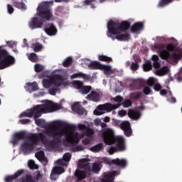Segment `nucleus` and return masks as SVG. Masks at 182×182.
<instances>
[{
    "label": "nucleus",
    "mask_w": 182,
    "mask_h": 182,
    "mask_svg": "<svg viewBox=\"0 0 182 182\" xmlns=\"http://www.w3.org/2000/svg\"><path fill=\"white\" fill-rule=\"evenodd\" d=\"M65 129H58L57 126L50 124L46 127L45 129V134L48 137L53 138V139H48L43 133L31 134L26 136V132H21L14 134V139H12V144H17L19 140L26 139L23 145H21V149L23 151H33L34 147L38 145L39 141H41L43 145L45 146L46 149H53L57 148L60 141H61L62 136H65V142L67 146H72L75 144H77L79 138L77 137V133H74L75 131V126L70 124H64Z\"/></svg>",
    "instance_id": "obj_1"
},
{
    "label": "nucleus",
    "mask_w": 182,
    "mask_h": 182,
    "mask_svg": "<svg viewBox=\"0 0 182 182\" xmlns=\"http://www.w3.org/2000/svg\"><path fill=\"white\" fill-rule=\"evenodd\" d=\"M60 109V105L51 104V102H48L43 105H34L31 109L21 113L19 117H29L34 119V124L38 127H45V119H38L41 117L42 114L50 113L51 112L58 111Z\"/></svg>",
    "instance_id": "obj_2"
},
{
    "label": "nucleus",
    "mask_w": 182,
    "mask_h": 182,
    "mask_svg": "<svg viewBox=\"0 0 182 182\" xmlns=\"http://www.w3.org/2000/svg\"><path fill=\"white\" fill-rule=\"evenodd\" d=\"M107 28L108 29L107 36L108 38H112V41H129L130 39V34L125 33L126 31L129 30V23L127 22H124L119 25L115 23V21H108Z\"/></svg>",
    "instance_id": "obj_3"
},
{
    "label": "nucleus",
    "mask_w": 182,
    "mask_h": 182,
    "mask_svg": "<svg viewBox=\"0 0 182 182\" xmlns=\"http://www.w3.org/2000/svg\"><path fill=\"white\" fill-rule=\"evenodd\" d=\"M102 137L103 139V143H105L107 146L117 144V148L110 146V149H108V154L110 155L114 154L117 151V149L120 151H124L125 149L124 137L115 136L113 130L107 129L104 131L102 134Z\"/></svg>",
    "instance_id": "obj_4"
},
{
    "label": "nucleus",
    "mask_w": 182,
    "mask_h": 182,
    "mask_svg": "<svg viewBox=\"0 0 182 182\" xmlns=\"http://www.w3.org/2000/svg\"><path fill=\"white\" fill-rule=\"evenodd\" d=\"M14 63H16V58L0 47V70L12 66Z\"/></svg>",
    "instance_id": "obj_5"
},
{
    "label": "nucleus",
    "mask_w": 182,
    "mask_h": 182,
    "mask_svg": "<svg viewBox=\"0 0 182 182\" xmlns=\"http://www.w3.org/2000/svg\"><path fill=\"white\" fill-rule=\"evenodd\" d=\"M175 50V46L173 44H166V49L160 50V58L164 60L172 59L173 60H178L181 59V55L177 53L170 54V52Z\"/></svg>",
    "instance_id": "obj_6"
},
{
    "label": "nucleus",
    "mask_w": 182,
    "mask_h": 182,
    "mask_svg": "<svg viewBox=\"0 0 182 182\" xmlns=\"http://www.w3.org/2000/svg\"><path fill=\"white\" fill-rule=\"evenodd\" d=\"M120 105V104L112 105L110 103L98 105V107H96V109L95 110L94 114L95 116H101L105 113L104 112H110L112 110L119 109Z\"/></svg>",
    "instance_id": "obj_7"
},
{
    "label": "nucleus",
    "mask_w": 182,
    "mask_h": 182,
    "mask_svg": "<svg viewBox=\"0 0 182 182\" xmlns=\"http://www.w3.org/2000/svg\"><path fill=\"white\" fill-rule=\"evenodd\" d=\"M63 82V77L60 75H55L53 77H51L50 80H43V87L48 89L51 87V85H53L56 87H60L62 85Z\"/></svg>",
    "instance_id": "obj_8"
},
{
    "label": "nucleus",
    "mask_w": 182,
    "mask_h": 182,
    "mask_svg": "<svg viewBox=\"0 0 182 182\" xmlns=\"http://www.w3.org/2000/svg\"><path fill=\"white\" fill-rule=\"evenodd\" d=\"M38 16L43 20L48 21L51 18V12L49 10V4L48 3H42L41 5L38 6Z\"/></svg>",
    "instance_id": "obj_9"
},
{
    "label": "nucleus",
    "mask_w": 182,
    "mask_h": 182,
    "mask_svg": "<svg viewBox=\"0 0 182 182\" xmlns=\"http://www.w3.org/2000/svg\"><path fill=\"white\" fill-rule=\"evenodd\" d=\"M42 176L43 175L41 174V172L36 171V172H34L33 176H31L29 174L26 175L24 177L19 178V182H38L39 178Z\"/></svg>",
    "instance_id": "obj_10"
},
{
    "label": "nucleus",
    "mask_w": 182,
    "mask_h": 182,
    "mask_svg": "<svg viewBox=\"0 0 182 182\" xmlns=\"http://www.w3.org/2000/svg\"><path fill=\"white\" fill-rule=\"evenodd\" d=\"M123 23H127L129 24V28H131V31L132 33L139 32L140 31L142 30V28H144V25L141 22H136L134 23V24L132 25V26H131L130 23L127 21L120 22V23L115 22V24L120 26Z\"/></svg>",
    "instance_id": "obj_11"
},
{
    "label": "nucleus",
    "mask_w": 182,
    "mask_h": 182,
    "mask_svg": "<svg viewBox=\"0 0 182 182\" xmlns=\"http://www.w3.org/2000/svg\"><path fill=\"white\" fill-rule=\"evenodd\" d=\"M65 172V169L63 167L55 166L51 168V173H50V179L55 181L57 180V176Z\"/></svg>",
    "instance_id": "obj_12"
},
{
    "label": "nucleus",
    "mask_w": 182,
    "mask_h": 182,
    "mask_svg": "<svg viewBox=\"0 0 182 182\" xmlns=\"http://www.w3.org/2000/svg\"><path fill=\"white\" fill-rule=\"evenodd\" d=\"M120 129H122L124 131V134L127 137H130L132 134V130L130 129V123L129 122H123L120 124Z\"/></svg>",
    "instance_id": "obj_13"
},
{
    "label": "nucleus",
    "mask_w": 182,
    "mask_h": 182,
    "mask_svg": "<svg viewBox=\"0 0 182 182\" xmlns=\"http://www.w3.org/2000/svg\"><path fill=\"white\" fill-rule=\"evenodd\" d=\"M45 33L50 36L57 35V28H55L53 23H48L45 24Z\"/></svg>",
    "instance_id": "obj_14"
},
{
    "label": "nucleus",
    "mask_w": 182,
    "mask_h": 182,
    "mask_svg": "<svg viewBox=\"0 0 182 182\" xmlns=\"http://www.w3.org/2000/svg\"><path fill=\"white\" fill-rule=\"evenodd\" d=\"M152 68L155 69L160 68V63L154 62L153 65H151V61L148 60L144 63V65H143V70L144 72H149L151 70Z\"/></svg>",
    "instance_id": "obj_15"
},
{
    "label": "nucleus",
    "mask_w": 182,
    "mask_h": 182,
    "mask_svg": "<svg viewBox=\"0 0 182 182\" xmlns=\"http://www.w3.org/2000/svg\"><path fill=\"white\" fill-rule=\"evenodd\" d=\"M28 26L29 28H31V30L41 28V26H43V22L39 20L38 17H34L31 19V21H29Z\"/></svg>",
    "instance_id": "obj_16"
},
{
    "label": "nucleus",
    "mask_w": 182,
    "mask_h": 182,
    "mask_svg": "<svg viewBox=\"0 0 182 182\" xmlns=\"http://www.w3.org/2000/svg\"><path fill=\"white\" fill-rule=\"evenodd\" d=\"M81 164L79 165V168L84 170L82 171H86V172H90L91 171V164L87 163V159H82L81 160L79 161Z\"/></svg>",
    "instance_id": "obj_17"
},
{
    "label": "nucleus",
    "mask_w": 182,
    "mask_h": 182,
    "mask_svg": "<svg viewBox=\"0 0 182 182\" xmlns=\"http://www.w3.org/2000/svg\"><path fill=\"white\" fill-rule=\"evenodd\" d=\"M87 68H90V70H92L98 68H111V66L102 65L98 61H92L90 63V65H87Z\"/></svg>",
    "instance_id": "obj_18"
},
{
    "label": "nucleus",
    "mask_w": 182,
    "mask_h": 182,
    "mask_svg": "<svg viewBox=\"0 0 182 182\" xmlns=\"http://www.w3.org/2000/svg\"><path fill=\"white\" fill-rule=\"evenodd\" d=\"M86 99L90 101H92L95 102H100V94L95 91H91L90 92V95H87L86 97Z\"/></svg>",
    "instance_id": "obj_19"
},
{
    "label": "nucleus",
    "mask_w": 182,
    "mask_h": 182,
    "mask_svg": "<svg viewBox=\"0 0 182 182\" xmlns=\"http://www.w3.org/2000/svg\"><path fill=\"white\" fill-rule=\"evenodd\" d=\"M86 173H87V171L77 169L74 173V176H75V178H77V181H81L86 178Z\"/></svg>",
    "instance_id": "obj_20"
},
{
    "label": "nucleus",
    "mask_w": 182,
    "mask_h": 182,
    "mask_svg": "<svg viewBox=\"0 0 182 182\" xmlns=\"http://www.w3.org/2000/svg\"><path fill=\"white\" fill-rule=\"evenodd\" d=\"M127 116H129V118H131L132 120H138L141 118V113L138 111L131 109L129 110Z\"/></svg>",
    "instance_id": "obj_21"
},
{
    "label": "nucleus",
    "mask_w": 182,
    "mask_h": 182,
    "mask_svg": "<svg viewBox=\"0 0 182 182\" xmlns=\"http://www.w3.org/2000/svg\"><path fill=\"white\" fill-rule=\"evenodd\" d=\"M108 165H114L117 166L118 167H119L120 168H125L126 166H127V161H126L125 159H122V161H112L110 164H107Z\"/></svg>",
    "instance_id": "obj_22"
},
{
    "label": "nucleus",
    "mask_w": 182,
    "mask_h": 182,
    "mask_svg": "<svg viewBox=\"0 0 182 182\" xmlns=\"http://www.w3.org/2000/svg\"><path fill=\"white\" fill-rule=\"evenodd\" d=\"M71 109H73V111L74 112L79 114H84V109L82 107H80V106L77 103H74L73 106H71Z\"/></svg>",
    "instance_id": "obj_23"
},
{
    "label": "nucleus",
    "mask_w": 182,
    "mask_h": 182,
    "mask_svg": "<svg viewBox=\"0 0 182 182\" xmlns=\"http://www.w3.org/2000/svg\"><path fill=\"white\" fill-rule=\"evenodd\" d=\"M117 171H114V174L105 173L102 178V182H113V176H115Z\"/></svg>",
    "instance_id": "obj_24"
},
{
    "label": "nucleus",
    "mask_w": 182,
    "mask_h": 182,
    "mask_svg": "<svg viewBox=\"0 0 182 182\" xmlns=\"http://www.w3.org/2000/svg\"><path fill=\"white\" fill-rule=\"evenodd\" d=\"M168 72H169L168 67L164 66V68H161L159 70L156 71V75L157 76H163V75H166L167 73H168Z\"/></svg>",
    "instance_id": "obj_25"
},
{
    "label": "nucleus",
    "mask_w": 182,
    "mask_h": 182,
    "mask_svg": "<svg viewBox=\"0 0 182 182\" xmlns=\"http://www.w3.org/2000/svg\"><path fill=\"white\" fill-rule=\"evenodd\" d=\"M173 1H179V0H160V1H158V8H163L166 6H168L171 2H173Z\"/></svg>",
    "instance_id": "obj_26"
},
{
    "label": "nucleus",
    "mask_w": 182,
    "mask_h": 182,
    "mask_svg": "<svg viewBox=\"0 0 182 182\" xmlns=\"http://www.w3.org/2000/svg\"><path fill=\"white\" fill-rule=\"evenodd\" d=\"M70 77H73V79L82 77L84 80H89V76L82 73H74V75H71Z\"/></svg>",
    "instance_id": "obj_27"
},
{
    "label": "nucleus",
    "mask_w": 182,
    "mask_h": 182,
    "mask_svg": "<svg viewBox=\"0 0 182 182\" xmlns=\"http://www.w3.org/2000/svg\"><path fill=\"white\" fill-rule=\"evenodd\" d=\"M102 149H103V144L100 143L90 148V151H91L92 153H98Z\"/></svg>",
    "instance_id": "obj_28"
},
{
    "label": "nucleus",
    "mask_w": 182,
    "mask_h": 182,
    "mask_svg": "<svg viewBox=\"0 0 182 182\" xmlns=\"http://www.w3.org/2000/svg\"><path fill=\"white\" fill-rule=\"evenodd\" d=\"M75 88L79 90V92H81V94L82 95H87L89 92H93V91H91V87H88V86H86L84 87H75Z\"/></svg>",
    "instance_id": "obj_29"
},
{
    "label": "nucleus",
    "mask_w": 182,
    "mask_h": 182,
    "mask_svg": "<svg viewBox=\"0 0 182 182\" xmlns=\"http://www.w3.org/2000/svg\"><path fill=\"white\" fill-rule=\"evenodd\" d=\"M73 86H74V88H84V87H91L90 85H83L82 81L80 80L73 81Z\"/></svg>",
    "instance_id": "obj_30"
},
{
    "label": "nucleus",
    "mask_w": 182,
    "mask_h": 182,
    "mask_svg": "<svg viewBox=\"0 0 182 182\" xmlns=\"http://www.w3.org/2000/svg\"><path fill=\"white\" fill-rule=\"evenodd\" d=\"M98 60L104 63H110L112 61V58L108 57L107 55H98Z\"/></svg>",
    "instance_id": "obj_31"
},
{
    "label": "nucleus",
    "mask_w": 182,
    "mask_h": 182,
    "mask_svg": "<svg viewBox=\"0 0 182 182\" xmlns=\"http://www.w3.org/2000/svg\"><path fill=\"white\" fill-rule=\"evenodd\" d=\"M101 170V167L100 164L98 163H92V167H91V171L95 173H97Z\"/></svg>",
    "instance_id": "obj_32"
},
{
    "label": "nucleus",
    "mask_w": 182,
    "mask_h": 182,
    "mask_svg": "<svg viewBox=\"0 0 182 182\" xmlns=\"http://www.w3.org/2000/svg\"><path fill=\"white\" fill-rule=\"evenodd\" d=\"M12 4H14V7H16L18 9L26 10V4L23 2L14 1L12 2Z\"/></svg>",
    "instance_id": "obj_33"
},
{
    "label": "nucleus",
    "mask_w": 182,
    "mask_h": 182,
    "mask_svg": "<svg viewBox=\"0 0 182 182\" xmlns=\"http://www.w3.org/2000/svg\"><path fill=\"white\" fill-rule=\"evenodd\" d=\"M34 156L36 157L38 161H45V152H43V151L36 152V154H34Z\"/></svg>",
    "instance_id": "obj_34"
},
{
    "label": "nucleus",
    "mask_w": 182,
    "mask_h": 182,
    "mask_svg": "<svg viewBox=\"0 0 182 182\" xmlns=\"http://www.w3.org/2000/svg\"><path fill=\"white\" fill-rule=\"evenodd\" d=\"M72 65V58L67 57L64 60V63H62V66L64 68H69Z\"/></svg>",
    "instance_id": "obj_35"
},
{
    "label": "nucleus",
    "mask_w": 182,
    "mask_h": 182,
    "mask_svg": "<svg viewBox=\"0 0 182 182\" xmlns=\"http://www.w3.org/2000/svg\"><path fill=\"white\" fill-rule=\"evenodd\" d=\"M28 59L33 63H37L38 62V55H36V53H31L28 56Z\"/></svg>",
    "instance_id": "obj_36"
},
{
    "label": "nucleus",
    "mask_w": 182,
    "mask_h": 182,
    "mask_svg": "<svg viewBox=\"0 0 182 182\" xmlns=\"http://www.w3.org/2000/svg\"><path fill=\"white\" fill-rule=\"evenodd\" d=\"M96 70H103L104 73L107 75H112V67H107V68H96Z\"/></svg>",
    "instance_id": "obj_37"
},
{
    "label": "nucleus",
    "mask_w": 182,
    "mask_h": 182,
    "mask_svg": "<svg viewBox=\"0 0 182 182\" xmlns=\"http://www.w3.org/2000/svg\"><path fill=\"white\" fill-rule=\"evenodd\" d=\"M27 85L31 88V91L33 92H36L38 90V83H36V82H33V83L28 82Z\"/></svg>",
    "instance_id": "obj_38"
},
{
    "label": "nucleus",
    "mask_w": 182,
    "mask_h": 182,
    "mask_svg": "<svg viewBox=\"0 0 182 182\" xmlns=\"http://www.w3.org/2000/svg\"><path fill=\"white\" fill-rule=\"evenodd\" d=\"M141 92H134L131 93V99L137 100L141 97Z\"/></svg>",
    "instance_id": "obj_39"
},
{
    "label": "nucleus",
    "mask_w": 182,
    "mask_h": 182,
    "mask_svg": "<svg viewBox=\"0 0 182 182\" xmlns=\"http://www.w3.org/2000/svg\"><path fill=\"white\" fill-rule=\"evenodd\" d=\"M43 69H45V67L41 65V64L34 65V72H36V73H41Z\"/></svg>",
    "instance_id": "obj_40"
},
{
    "label": "nucleus",
    "mask_w": 182,
    "mask_h": 182,
    "mask_svg": "<svg viewBox=\"0 0 182 182\" xmlns=\"http://www.w3.org/2000/svg\"><path fill=\"white\" fill-rule=\"evenodd\" d=\"M113 161L120 162L122 161V159H119V158H117L115 159H109L108 158H104L103 159V163H105V164H112Z\"/></svg>",
    "instance_id": "obj_41"
},
{
    "label": "nucleus",
    "mask_w": 182,
    "mask_h": 182,
    "mask_svg": "<svg viewBox=\"0 0 182 182\" xmlns=\"http://www.w3.org/2000/svg\"><path fill=\"white\" fill-rule=\"evenodd\" d=\"M28 167H29V169L31 170H37L38 169V165L36 164H34V161L32 160H29L28 162Z\"/></svg>",
    "instance_id": "obj_42"
},
{
    "label": "nucleus",
    "mask_w": 182,
    "mask_h": 182,
    "mask_svg": "<svg viewBox=\"0 0 182 182\" xmlns=\"http://www.w3.org/2000/svg\"><path fill=\"white\" fill-rule=\"evenodd\" d=\"M43 49V46L39 43L33 44V50L36 53H38Z\"/></svg>",
    "instance_id": "obj_43"
},
{
    "label": "nucleus",
    "mask_w": 182,
    "mask_h": 182,
    "mask_svg": "<svg viewBox=\"0 0 182 182\" xmlns=\"http://www.w3.org/2000/svg\"><path fill=\"white\" fill-rule=\"evenodd\" d=\"M24 173V170L23 169H21L19 171H16L15 173H14V175H10V176H7L6 177H21V176H22V174Z\"/></svg>",
    "instance_id": "obj_44"
},
{
    "label": "nucleus",
    "mask_w": 182,
    "mask_h": 182,
    "mask_svg": "<svg viewBox=\"0 0 182 182\" xmlns=\"http://www.w3.org/2000/svg\"><path fill=\"white\" fill-rule=\"evenodd\" d=\"M83 131H84V134H85L87 136H92L93 134H95V132H93L92 129L90 128H87V129Z\"/></svg>",
    "instance_id": "obj_45"
},
{
    "label": "nucleus",
    "mask_w": 182,
    "mask_h": 182,
    "mask_svg": "<svg viewBox=\"0 0 182 182\" xmlns=\"http://www.w3.org/2000/svg\"><path fill=\"white\" fill-rule=\"evenodd\" d=\"M132 105V102L129 100H125L124 101V102H122V106L124 107V108L129 107Z\"/></svg>",
    "instance_id": "obj_46"
},
{
    "label": "nucleus",
    "mask_w": 182,
    "mask_h": 182,
    "mask_svg": "<svg viewBox=\"0 0 182 182\" xmlns=\"http://www.w3.org/2000/svg\"><path fill=\"white\" fill-rule=\"evenodd\" d=\"M58 90V88L57 87H51L50 90H48V93L51 95L55 96V95H57V91Z\"/></svg>",
    "instance_id": "obj_47"
},
{
    "label": "nucleus",
    "mask_w": 182,
    "mask_h": 182,
    "mask_svg": "<svg viewBox=\"0 0 182 182\" xmlns=\"http://www.w3.org/2000/svg\"><path fill=\"white\" fill-rule=\"evenodd\" d=\"M137 69H139V65H137V63H132L131 64V70L136 71Z\"/></svg>",
    "instance_id": "obj_48"
},
{
    "label": "nucleus",
    "mask_w": 182,
    "mask_h": 182,
    "mask_svg": "<svg viewBox=\"0 0 182 182\" xmlns=\"http://www.w3.org/2000/svg\"><path fill=\"white\" fill-rule=\"evenodd\" d=\"M71 155L70 153H65L64 154V156H63V159H64V161L69 162L70 161Z\"/></svg>",
    "instance_id": "obj_49"
},
{
    "label": "nucleus",
    "mask_w": 182,
    "mask_h": 182,
    "mask_svg": "<svg viewBox=\"0 0 182 182\" xmlns=\"http://www.w3.org/2000/svg\"><path fill=\"white\" fill-rule=\"evenodd\" d=\"M143 93L146 95H149V93H151V89L149 87H144L143 88Z\"/></svg>",
    "instance_id": "obj_50"
},
{
    "label": "nucleus",
    "mask_w": 182,
    "mask_h": 182,
    "mask_svg": "<svg viewBox=\"0 0 182 182\" xmlns=\"http://www.w3.org/2000/svg\"><path fill=\"white\" fill-rule=\"evenodd\" d=\"M146 85H148V86H149V87H152L156 84H154V79L151 77V78L148 79V81H146Z\"/></svg>",
    "instance_id": "obj_51"
},
{
    "label": "nucleus",
    "mask_w": 182,
    "mask_h": 182,
    "mask_svg": "<svg viewBox=\"0 0 182 182\" xmlns=\"http://www.w3.org/2000/svg\"><path fill=\"white\" fill-rule=\"evenodd\" d=\"M18 177L15 176H5L4 181L5 182H12L13 180L17 178Z\"/></svg>",
    "instance_id": "obj_52"
},
{
    "label": "nucleus",
    "mask_w": 182,
    "mask_h": 182,
    "mask_svg": "<svg viewBox=\"0 0 182 182\" xmlns=\"http://www.w3.org/2000/svg\"><path fill=\"white\" fill-rule=\"evenodd\" d=\"M124 98H122L120 96H117L114 98H112V100H114V102H117V103H121L122 101H123Z\"/></svg>",
    "instance_id": "obj_53"
},
{
    "label": "nucleus",
    "mask_w": 182,
    "mask_h": 182,
    "mask_svg": "<svg viewBox=\"0 0 182 182\" xmlns=\"http://www.w3.org/2000/svg\"><path fill=\"white\" fill-rule=\"evenodd\" d=\"M153 86V90H155V91L158 92V91H161L163 90H161V85H160V84H155Z\"/></svg>",
    "instance_id": "obj_54"
},
{
    "label": "nucleus",
    "mask_w": 182,
    "mask_h": 182,
    "mask_svg": "<svg viewBox=\"0 0 182 182\" xmlns=\"http://www.w3.org/2000/svg\"><path fill=\"white\" fill-rule=\"evenodd\" d=\"M77 128L79 129V130H81V131L86 130L87 129H91V128L87 127L86 125H84L82 124H77Z\"/></svg>",
    "instance_id": "obj_55"
},
{
    "label": "nucleus",
    "mask_w": 182,
    "mask_h": 182,
    "mask_svg": "<svg viewBox=\"0 0 182 182\" xmlns=\"http://www.w3.org/2000/svg\"><path fill=\"white\" fill-rule=\"evenodd\" d=\"M7 13L9 14H14V8L10 4H7Z\"/></svg>",
    "instance_id": "obj_56"
},
{
    "label": "nucleus",
    "mask_w": 182,
    "mask_h": 182,
    "mask_svg": "<svg viewBox=\"0 0 182 182\" xmlns=\"http://www.w3.org/2000/svg\"><path fill=\"white\" fill-rule=\"evenodd\" d=\"M129 112H125V110H120L119 111V116L120 117H124L125 115H128Z\"/></svg>",
    "instance_id": "obj_57"
},
{
    "label": "nucleus",
    "mask_w": 182,
    "mask_h": 182,
    "mask_svg": "<svg viewBox=\"0 0 182 182\" xmlns=\"http://www.w3.org/2000/svg\"><path fill=\"white\" fill-rule=\"evenodd\" d=\"M21 124H28L29 122H31V119H24L20 120Z\"/></svg>",
    "instance_id": "obj_58"
},
{
    "label": "nucleus",
    "mask_w": 182,
    "mask_h": 182,
    "mask_svg": "<svg viewBox=\"0 0 182 182\" xmlns=\"http://www.w3.org/2000/svg\"><path fill=\"white\" fill-rule=\"evenodd\" d=\"M84 150V147L81 145L75 146V152L82 151Z\"/></svg>",
    "instance_id": "obj_59"
},
{
    "label": "nucleus",
    "mask_w": 182,
    "mask_h": 182,
    "mask_svg": "<svg viewBox=\"0 0 182 182\" xmlns=\"http://www.w3.org/2000/svg\"><path fill=\"white\" fill-rule=\"evenodd\" d=\"M89 143H90V141H89V139H82V144H84V146H87Z\"/></svg>",
    "instance_id": "obj_60"
},
{
    "label": "nucleus",
    "mask_w": 182,
    "mask_h": 182,
    "mask_svg": "<svg viewBox=\"0 0 182 182\" xmlns=\"http://www.w3.org/2000/svg\"><path fill=\"white\" fill-rule=\"evenodd\" d=\"M151 60H153L154 63H158V56L156 55H153L151 57Z\"/></svg>",
    "instance_id": "obj_61"
},
{
    "label": "nucleus",
    "mask_w": 182,
    "mask_h": 182,
    "mask_svg": "<svg viewBox=\"0 0 182 182\" xmlns=\"http://www.w3.org/2000/svg\"><path fill=\"white\" fill-rule=\"evenodd\" d=\"M158 92H160L161 96H165L166 95V90H158Z\"/></svg>",
    "instance_id": "obj_62"
},
{
    "label": "nucleus",
    "mask_w": 182,
    "mask_h": 182,
    "mask_svg": "<svg viewBox=\"0 0 182 182\" xmlns=\"http://www.w3.org/2000/svg\"><path fill=\"white\" fill-rule=\"evenodd\" d=\"M103 122L107 123L110 122V117H105V118H103Z\"/></svg>",
    "instance_id": "obj_63"
},
{
    "label": "nucleus",
    "mask_w": 182,
    "mask_h": 182,
    "mask_svg": "<svg viewBox=\"0 0 182 182\" xmlns=\"http://www.w3.org/2000/svg\"><path fill=\"white\" fill-rule=\"evenodd\" d=\"M169 101H170L171 103H175L176 102V100H175V97H171L169 98Z\"/></svg>",
    "instance_id": "obj_64"
}]
</instances>
